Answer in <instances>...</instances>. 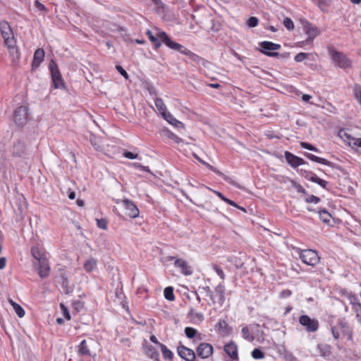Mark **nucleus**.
Listing matches in <instances>:
<instances>
[{
	"label": "nucleus",
	"mask_w": 361,
	"mask_h": 361,
	"mask_svg": "<svg viewBox=\"0 0 361 361\" xmlns=\"http://www.w3.org/2000/svg\"><path fill=\"white\" fill-rule=\"evenodd\" d=\"M214 193L224 202H226L227 204L233 206V207H238V204L233 200L228 199L221 192L218 191H214Z\"/></svg>",
	"instance_id": "obj_41"
},
{
	"label": "nucleus",
	"mask_w": 361,
	"mask_h": 361,
	"mask_svg": "<svg viewBox=\"0 0 361 361\" xmlns=\"http://www.w3.org/2000/svg\"><path fill=\"white\" fill-rule=\"evenodd\" d=\"M282 178L287 179L291 183L292 187L295 188L298 193H302L303 195H307L306 190L300 184L298 183L293 179H291L288 177H284V176H282Z\"/></svg>",
	"instance_id": "obj_32"
},
{
	"label": "nucleus",
	"mask_w": 361,
	"mask_h": 361,
	"mask_svg": "<svg viewBox=\"0 0 361 361\" xmlns=\"http://www.w3.org/2000/svg\"><path fill=\"white\" fill-rule=\"evenodd\" d=\"M10 152L14 157L25 158L27 155V149L25 142L18 139L13 142Z\"/></svg>",
	"instance_id": "obj_7"
},
{
	"label": "nucleus",
	"mask_w": 361,
	"mask_h": 361,
	"mask_svg": "<svg viewBox=\"0 0 361 361\" xmlns=\"http://www.w3.org/2000/svg\"><path fill=\"white\" fill-rule=\"evenodd\" d=\"M35 7L37 8H38L39 11H47V8H46L45 6L42 4H41L40 2H39L38 1H35Z\"/></svg>",
	"instance_id": "obj_64"
},
{
	"label": "nucleus",
	"mask_w": 361,
	"mask_h": 361,
	"mask_svg": "<svg viewBox=\"0 0 361 361\" xmlns=\"http://www.w3.org/2000/svg\"><path fill=\"white\" fill-rule=\"evenodd\" d=\"M34 265L35 267L37 266V274L42 279L49 276L50 273V267L47 257L41 259L39 262H35Z\"/></svg>",
	"instance_id": "obj_10"
},
{
	"label": "nucleus",
	"mask_w": 361,
	"mask_h": 361,
	"mask_svg": "<svg viewBox=\"0 0 361 361\" xmlns=\"http://www.w3.org/2000/svg\"><path fill=\"white\" fill-rule=\"evenodd\" d=\"M125 209V214L130 218H137L140 214V211L134 202L128 199H124L120 201ZM116 203L118 204L119 201L117 200Z\"/></svg>",
	"instance_id": "obj_9"
},
{
	"label": "nucleus",
	"mask_w": 361,
	"mask_h": 361,
	"mask_svg": "<svg viewBox=\"0 0 361 361\" xmlns=\"http://www.w3.org/2000/svg\"><path fill=\"white\" fill-rule=\"evenodd\" d=\"M184 331L185 336L188 338H192L193 337H195V336H197V334L198 333L195 329L190 326L185 327Z\"/></svg>",
	"instance_id": "obj_42"
},
{
	"label": "nucleus",
	"mask_w": 361,
	"mask_h": 361,
	"mask_svg": "<svg viewBox=\"0 0 361 361\" xmlns=\"http://www.w3.org/2000/svg\"><path fill=\"white\" fill-rule=\"evenodd\" d=\"M300 258L304 264L312 267L317 264L320 260L317 252L311 249L300 250Z\"/></svg>",
	"instance_id": "obj_4"
},
{
	"label": "nucleus",
	"mask_w": 361,
	"mask_h": 361,
	"mask_svg": "<svg viewBox=\"0 0 361 361\" xmlns=\"http://www.w3.org/2000/svg\"><path fill=\"white\" fill-rule=\"evenodd\" d=\"M123 157H126V158H128L129 159H133L137 158L138 154H134V153H133L131 152H129V151H126L123 153Z\"/></svg>",
	"instance_id": "obj_58"
},
{
	"label": "nucleus",
	"mask_w": 361,
	"mask_h": 361,
	"mask_svg": "<svg viewBox=\"0 0 361 361\" xmlns=\"http://www.w3.org/2000/svg\"><path fill=\"white\" fill-rule=\"evenodd\" d=\"M159 347L164 359H172L173 354L165 345L159 343Z\"/></svg>",
	"instance_id": "obj_38"
},
{
	"label": "nucleus",
	"mask_w": 361,
	"mask_h": 361,
	"mask_svg": "<svg viewBox=\"0 0 361 361\" xmlns=\"http://www.w3.org/2000/svg\"><path fill=\"white\" fill-rule=\"evenodd\" d=\"M30 252H31L32 256L37 262H39L41 259L46 258L44 249L37 243L31 247Z\"/></svg>",
	"instance_id": "obj_21"
},
{
	"label": "nucleus",
	"mask_w": 361,
	"mask_h": 361,
	"mask_svg": "<svg viewBox=\"0 0 361 361\" xmlns=\"http://www.w3.org/2000/svg\"><path fill=\"white\" fill-rule=\"evenodd\" d=\"M284 157L287 163L293 168H296L300 165L307 164L303 159L293 154L288 151L285 152Z\"/></svg>",
	"instance_id": "obj_14"
},
{
	"label": "nucleus",
	"mask_w": 361,
	"mask_h": 361,
	"mask_svg": "<svg viewBox=\"0 0 361 361\" xmlns=\"http://www.w3.org/2000/svg\"><path fill=\"white\" fill-rule=\"evenodd\" d=\"M97 260L93 257H90L84 263L83 267L87 272H91L97 266Z\"/></svg>",
	"instance_id": "obj_33"
},
{
	"label": "nucleus",
	"mask_w": 361,
	"mask_h": 361,
	"mask_svg": "<svg viewBox=\"0 0 361 361\" xmlns=\"http://www.w3.org/2000/svg\"><path fill=\"white\" fill-rule=\"evenodd\" d=\"M247 24L250 27H255L258 24V19L256 17L252 16L249 18L247 21Z\"/></svg>",
	"instance_id": "obj_54"
},
{
	"label": "nucleus",
	"mask_w": 361,
	"mask_h": 361,
	"mask_svg": "<svg viewBox=\"0 0 361 361\" xmlns=\"http://www.w3.org/2000/svg\"><path fill=\"white\" fill-rule=\"evenodd\" d=\"M57 282L61 285L62 290L65 294H69L72 288L69 286V281L63 269H60L57 276Z\"/></svg>",
	"instance_id": "obj_15"
},
{
	"label": "nucleus",
	"mask_w": 361,
	"mask_h": 361,
	"mask_svg": "<svg viewBox=\"0 0 361 361\" xmlns=\"http://www.w3.org/2000/svg\"><path fill=\"white\" fill-rule=\"evenodd\" d=\"M320 201H321V199L319 197H317L313 195H308L305 198V202L307 203L318 204Z\"/></svg>",
	"instance_id": "obj_52"
},
{
	"label": "nucleus",
	"mask_w": 361,
	"mask_h": 361,
	"mask_svg": "<svg viewBox=\"0 0 361 361\" xmlns=\"http://www.w3.org/2000/svg\"><path fill=\"white\" fill-rule=\"evenodd\" d=\"M283 23L288 30H292L294 28V23L290 18H285Z\"/></svg>",
	"instance_id": "obj_51"
},
{
	"label": "nucleus",
	"mask_w": 361,
	"mask_h": 361,
	"mask_svg": "<svg viewBox=\"0 0 361 361\" xmlns=\"http://www.w3.org/2000/svg\"><path fill=\"white\" fill-rule=\"evenodd\" d=\"M177 352L178 355L186 361H195L196 360L195 352L192 349L182 345L181 343L177 347Z\"/></svg>",
	"instance_id": "obj_11"
},
{
	"label": "nucleus",
	"mask_w": 361,
	"mask_h": 361,
	"mask_svg": "<svg viewBox=\"0 0 361 361\" xmlns=\"http://www.w3.org/2000/svg\"><path fill=\"white\" fill-rule=\"evenodd\" d=\"M300 146L304 148V149H309L310 151L312 150L313 147L314 146H313L312 145H311L310 143H308V142H300Z\"/></svg>",
	"instance_id": "obj_61"
},
{
	"label": "nucleus",
	"mask_w": 361,
	"mask_h": 361,
	"mask_svg": "<svg viewBox=\"0 0 361 361\" xmlns=\"http://www.w3.org/2000/svg\"><path fill=\"white\" fill-rule=\"evenodd\" d=\"M174 265L176 268L180 269L181 273L184 275L189 276L191 275L192 271L191 267L188 265V262L183 259H177L175 260Z\"/></svg>",
	"instance_id": "obj_20"
},
{
	"label": "nucleus",
	"mask_w": 361,
	"mask_h": 361,
	"mask_svg": "<svg viewBox=\"0 0 361 361\" xmlns=\"http://www.w3.org/2000/svg\"><path fill=\"white\" fill-rule=\"evenodd\" d=\"M303 154L306 158H307L308 159H310L312 161L319 163V164H324V165H326V166H330L332 168L334 167V164L328 161L327 159L317 157V156H315L311 153H309V152H304Z\"/></svg>",
	"instance_id": "obj_22"
},
{
	"label": "nucleus",
	"mask_w": 361,
	"mask_h": 361,
	"mask_svg": "<svg viewBox=\"0 0 361 361\" xmlns=\"http://www.w3.org/2000/svg\"><path fill=\"white\" fill-rule=\"evenodd\" d=\"M331 345L326 343H318L317 345V350L319 355L324 357H328L331 355Z\"/></svg>",
	"instance_id": "obj_25"
},
{
	"label": "nucleus",
	"mask_w": 361,
	"mask_h": 361,
	"mask_svg": "<svg viewBox=\"0 0 361 361\" xmlns=\"http://www.w3.org/2000/svg\"><path fill=\"white\" fill-rule=\"evenodd\" d=\"M251 354L252 357L256 360L262 359L264 357V353L259 348H255L252 351Z\"/></svg>",
	"instance_id": "obj_45"
},
{
	"label": "nucleus",
	"mask_w": 361,
	"mask_h": 361,
	"mask_svg": "<svg viewBox=\"0 0 361 361\" xmlns=\"http://www.w3.org/2000/svg\"><path fill=\"white\" fill-rule=\"evenodd\" d=\"M29 109L25 106H18L13 112V121L15 123L23 127L29 120Z\"/></svg>",
	"instance_id": "obj_5"
},
{
	"label": "nucleus",
	"mask_w": 361,
	"mask_h": 361,
	"mask_svg": "<svg viewBox=\"0 0 361 361\" xmlns=\"http://www.w3.org/2000/svg\"><path fill=\"white\" fill-rule=\"evenodd\" d=\"M319 219L325 224H329L332 216L326 209H321L318 211Z\"/></svg>",
	"instance_id": "obj_34"
},
{
	"label": "nucleus",
	"mask_w": 361,
	"mask_h": 361,
	"mask_svg": "<svg viewBox=\"0 0 361 361\" xmlns=\"http://www.w3.org/2000/svg\"><path fill=\"white\" fill-rule=\"evenodd\" d=\"M216 295H214L216 298V303H218L222 305L226 300L225 298V292L226 288L224 285L222 283H220L218 286L215 287L214 289Z\"/></svg>",
	"instance_id": "obj_19"
},
{
	"label": "nucleus",
	"mask_w": 361,
	"mask_h": 361,
	"mask_svg": "<svg viewBox=\"0 0 361 361\" xmlns=\"http://www.w3.org/2000/svg\"><path fill=\"white\" fill-rule=\"evenodd\" d=\"M116 71L126 79H128V73L122 68V66L119 65L116 66Z\"/></svg>",
	"instance_id": "obj_57"
},
{
	"label": "nucleus",
	"mask_w": 361,
	"mask_h": 361,
	"mask_svg": "<svg viewBox=\"0 0 361 361\" xmlns=\"http://www.w3.org/2000/svg\"><path fill=\"white\" fill-rule=\"evenodd\" d=\"M302 27L304 32L308 36L307 41L312 42L317 35H319V31L317 27L314 26L307 20L302 22Z\"/></svg>",
	"instance_id": "obj_13"
},
{
	"label": "nucleus",
	"mask_w": 361,
	"mask_h": 361,
	"mask_svg": "<svg viewBox=\"0 0 361 361\" xmlns=\"http://www.w3.org/2000/svg\"><path fill=\"white\" fill-rule=\"evenodd\" d=\"M164 133L166 137L174 140L175 142H176L178 144L183 142L181 138H180L179 137H178L176 135H175L174 133H173L171 131H170L169 130H164Z\"/></svg>",
	"instance_id": "obj_40"
},
{
	"label": "nucleus",
	"mask_w": 361,
	"mask_h": 361,
	"mask_svg": "<svg viewBox=\"0 0 361 361\" xmlns=\"http://www.w3.org/2000/svg\"><path fill=\"white\" fill-rule=\"evenodd\" d=\"M331 334H332V336H333L335 340H338L339 338L340 334H339L338 329H336V326H331Z\"/></svg>",
	"instance_id": "obj_60"
},
{
	"label": "nucleus",
	"mask_w": 361,
	"mask_h": 361,
	"mask_svg": "<svg viewBox=\"0 0 361 361\" xmlns=\"http://www.w3.org/2000/svg\"><path fill=\"white\" fill-rule=\"evenodd\" d=\"M349 144L353 147H357L358 152L361 154V138H350Z\"/></svg>",
	"instance_id": "obj_43"
},
{
	"label": "nucleus",
	"mask_w": 361,
	"mask_h": 361,
	"mask_svg": "<svg viewBox=\"0 0 361 361\" xmlns=\"http://www.w3.org/2000/svg\"><path fill=\"white\" fill-rule=\"evenodd\" d=\"M164 118L169 122L171 125H173V126L179 128H183L184 124L176 119L169 112V114L164 115Z\"/></svg>",
	"instance_id": "obj_27"
},
{
	"label": "nucleus",
	"mask_w": 361,
	"mask_h": 361,
	"mask_svg": "<svg viewBox=\"0 0 361 361\" xmlns=\"http://www.w3.org/2000/svg\"><path fill=\"white\" fill-rule=\"evenodd\" d=\"M213 346L208 343H201L196 349L198 357L206 359L213 354Z\"/></svg>",
	"instance_id": "obj_12"
},
{
	"label": "nucleus",
	"mask_w": 361,
	"mask_h": 361,
	"mask_svg": "<svg viewBox=\"0 0 361 361\" xmlns=\"http://www.w3.org/2000/svg\"><path fill=\"white\" fill-rule=\"evenodd\" d=\"M353 95L357 102H361V85L356 84L353 87Z\"/></svg>",
	"instance_id": "obj_44"
},
{
	"label": "nucleus",
	"mask_w": 361,
	"mask_h": 361,
	"mask_svg": "<svg viewBox=\"0 0 361 361\" xmlns=\"http://www.w3.org/2000/svg\"><path fill=\"white\" fill-rule=\"evenodd\" d=\"M291 294H292L291 290L286 289V290H283V291H281L280 293V297L281 298H288V297L290 296Z\"/></svg>",
	"instance_id": "obj_63"
},
{
	"label": "nucleus",
	"mask_w": 361,
	"mask_h": 361,
	"mask_svg": "<svg viewBox=\"0 0 361 361\" xmlns=\"http://www.w3.org/2000/svg\"><path fill=\"white\" fill-rule=\"evenodd\" d=\"M145 353L150 358L155 361H159V353L153 345H147L145 348Z\"/></svg>",
	"instance_id": "obj_26"
},
{
	"label": "nucleus",
	"mask_w": 361,
	"mask_h": 361,
	"mask_svg": "<svg viewBox=\"0 0 361 361\" xmlns=\"http://www.w3.org/2000/svg\"><path fill=\"white\" fill-rule=\"evenodd\" d=\"M259 47H261L260 51L265 54L267 56L270 57H276L279 56L278 52L270 51L278 50L281 48V45L279 44H275L269 41H264L259 43Z\"/></svg>",
	"instance_id": "obj_8"
},
{
	"label": "nucleus",
	"mask_w": 361,
	"mask_h": 361,
	"mask_svg": "<svg viewBox=\"0 0 361 361\" xmlns=\"http://www.w3.org/2000/svg\"><path fill=\"white\" fill-rule=\"evenodd\" d=\"M308 56V54L300 52L294 58L296 62H301L305 60Z\"/></svg>",
	"instance_id": "obj_55"
},
{
	"label": "nucleus",
	"mask_w": 361,
	"mask_h": 361,
	"mask_svg": "<svg viewBox=\"0 0 361 361\" xmlns=\"http://www.w3.org/2000/svg\"><path fill=\"white\" fill-rule=\"evenodd\" d=\"M4 40L5 46L7 47V48L9 50L10 54H13V51H16V58L20 59V52L16 47V41L15 39V37L13 35L8 36L6 37L3 38Z\"/></svg>",
	"instance_id": "obj_16"
},
{
	"label": "nucleus",
	"mask_w": 361,
	"mask_h": 361,
	"mask_svg": "<svg viewBox=\"0 0 361 361\" xmlns=\"http://www.w3.org/2000/svg\"><path fill=\"white\" fill-rule=\"evenodd\" d=\"M242 335H243V337L245 338V339H247L250 341H252L254 340V336H250V330L248 329L247 326H245L242 329Z\"/></svg>",
	"instance_id": "obj_47"
},
{
	"label": "nucleus",
	"mask_w": 361,
	"mask_h": 361,
	"mask_svg": "<svg viewBox=\"0 0 361 361\" xmlns=\"http://www.w3.org/2000/svg\"><path fill=\"white\" fill-rule=\"evenodd\" d=\"M312 171H308L305 169H300V173L302 176H303L305 178L308 180V178H310V175L312 173Z\"/></svg>",
	"instance_id": "obj_62"
},
{
	"label": "nucleus",
	"mask_w": 361,
	"mask_h": 361,
	"mask_svg": "<svg viewBox=\"0 0 361 361\" xmlns=\"http://www.w3.org/2000/svg\"><path fill=\"white\" fill-rule=\"evenodd\" d=\"M154 104L158 111L164 117V114H169V112L166 110V106L161 98H156L154 100Z\"/></svg>",
	"instance_id": "obj_30"
},
{
	"label": "nucleus",
	"mask_w": 361,
	"mask_h": 361,
	"mask_svg": "<svg viewBox=\"0 0 361 361\" xmlns=\"http://www.w3.org/2000/svg\"><path fill=\"white\" fill-rule=\"evenodd\" d=\"M202 288L206 292L207 295L209 297L213 305H215L216 304V298L214 295V292L211 290V288L209 286H205V287H203Z\"/></svg>",
	"instance_id": "obj_48"
},
{
	"label": "nucleus",
	"mask_w": 361,
	"mask_h": 361,
	"mask_svg": "<svg viewBox=\"0 0 361 361\" xmlns=\"http://www.w3.org/2000/svg\"><path fill=\"white\" fill-rule=\"evenodd\" d=\"M299 323L305 327L307 332H315L319 329V322L316 319H312L307 314L301 315L299 317Z\"/></svg>",
	"instance_id": "obj_6"
},
{
	"label": "nucleus",
	"mask_w": 361,
	"mask_h": 361,
	"mask_svg": "<svg viewBox=\"0 0 361 361\" xmlns=\"http://www.w3.org/2000/svg\"><path fill=\"white\" fill-rule=\"evenodd\" d=\"M339 326L342 329V334L343 336H347L348 339L352 340V330L349 325L346 322L341 321L339 322Z\"/></svg>",
	"instance_id": "obj_31"
},
{
	"label": "nucleus",
	"mask_w": 361,
	"mask_h": 361,
	"mask_svg": "<svg viewBox=\"0 0 361 361\" xmlns=\"http://www.w3.org/2000/svg\"><path fill=\"white\" fill-rule=\"evenodd\" d=\"M207 168H208L210 171L214 172L217 175H219L220 177H221L225 181L228 183H232L231 178L228 177V176L223 173L221 171H219L217 169L214 167L213 166L210 165L209 164H207Z\"/></svg>",
	"instance_id": "obj_35"
},
{
	"label": "nucleus",
	"mask_w": 361,
	"mask_h": 361,
	"mask_svg": "<svg viewBox=\"0 0 361 361\" xmlns=\"http://www.w3.org/2000/svg\"><path fill=\"white\" fill-rule=\"evenodd\" d=\"M9 302H10L11 305H12V307H13L16 314L20 318L23 317L25 315V311H24L23 308L20 305H18L16 302L13 301L12 300H10Z\"/></svg>",
	"instance_id": "obj_37"
},
{
	"label": "nucleus",
	"mask_w": 361,
	"mask_h": 361,
	"mask_svg": "<svg viewBox=\"0 0 361 361\" xmlns=\"http://www.w3.org/2000/svg\"><path fill=\"white\" fill-rule=\"evenodd\" d=\"M224 351L232 359L238 360V345L233 341H231L224 345Z\"/></svg>",
	"instance_id": "obj_17"
},
{
	"label": "nucleus",
	"mask_w": 361,
	"mask_h": 361,
	"mask_svg": "<svg viewBox=\"0 0 361 361\" xmlns=\"http://www.w3.org/2000/svg\"><path fill=\"white\" fill-rule=\"evenodd\" d=\"M329 54L339 68L345 69L351 66V60L343 52L338 51L334 48H329Z\"/></svg>",
	"instance_id": "obj_3"
},
{
	"label": "nucleus",
	"mask_w": 361,
	"mask_h": 361,
	"mask_svg": "<svg viewBox=\"0 0 361 361\" xmlns=\"http://www.w3.org/2000/svg\"><path fill=\"white\" fill-rule=\"evenodd\" d=\"M60 307H61V310L63 312V314L64 317L67 320H71V314L69 313V311H68V308L65 306V305H63V303H61L60 304Z\"/></svg>",
	"instance_id": "obj_53"
},
{
	"label": "nucleus",
	"mask_w": 361,
	"mask_h": 361,
	"mask_svg": "<svg viewBox=\"0 0 361 361\" xmlns=\"http://www.w3.org/2000/svg\"><path fill=\"white\" fill-rule=\"evenodd\" d=\"M156 30L157 31V32L156 33V35H154L153 37H150L149 40L152 43L154 49L155 50H157L161 47V42H163L161 39L158 36V34L163 31L158 28H156Z\"/></svg>",
	"instance_id": "obj_28"
},
{
	"label": "nucleus",
	"mask_w": 361,
	"mask_h": 361,
	"mask_svg": "<svg viewBox=\"0 0 361 361\" xmlns=\"http://www.w3.org/2000/svg\"><path fill=\"white\" fill-rule=\"evenodd\" d=\"M78 354L81 357H90L91 356L89 345L87 343L86 340H83L78 346Z\"/></svg>",
	"instance_id": "obj_24"
},
{
	"label": "nucleus",
	"mask_w": 361,
	"mask_h": 361,
	"mask_svg": "<svg viewBox=\"0 0 361 361\" xmlns=\"http://www.w3.org/2000/svg\"><path fill=\"white\" fill-rule=\"evenodd\" d=\"M213 269L215 271V272L217 274V275L222 279L224 280L226 275L223 271V269L217 264L213 265Z\"/></svg>",
	"instance_id": "obj_50"
},
{
	"label": "nucleus",
	"mask_w": 361,
	"mask_h": 361,
	"mask_svg": "<svg viewBox=\"0 0 361 361\" xmlns=\"http://www.w3.org/2000/svg\"><path fill=\"white\" fill-rule=\"evenodd\" d=\"M48 68L51 73L53 87L55 89H66L62 75L54 59H51Z\"/></svg>",
	"instance_id": "obj_2"
},
{
	"label": "nucleus",
	"mask_w": 361,
	"mask_h": 361,
	"mask_svg": "<svg viewBox=\"0 0 361 361\" xmlns=\"http://www.w3.org/2000/svg\"><path fill=\"white\" fill-rule=\"evenodd\" d=\"M44 55L45 54L43 49L39 48L35 50L32 62V70H35L39 67L41 63L44 61Z\"/></svg>",
	"instance_id": "obj_18"
},
{
	"label": "nucleus",
	"mask_w": 361,
	"mask_h": 361,
	"mask_svg": "<svg viewBox=\"0 0 361 361\" xmlns=\"http://www.w3.org/2000/svg\"><path fill=\"white\" fill-rule=\"evenodd\" d=\"M158 36L161 39L163 43L169 48L178 51L180 54H185L189 59L197 64L200 63L203 59L192 52L190 50L183 46L182 44L173 42L166 32H161L158 34Z\"/></svg>",
	"instance_id": "obj_1"
},
{
	"label": "nucleus",
	"mask_w": 361,
	"mask_h": 361,
	"mask_svg": "<svg viewBox=\"0 0 361 361\" xmlns=\"http://www.w3.org/2000/svg\"><path fill=\"white\" fill-rule=\"evenodd\" d=\"M329 3H330V0H318V1H317L319 7L322 10H324V7L328 6Z\"/></svg>",
	"instance_id": "obj_59"
},
{
	"label": "nucleus",
	"mask_w": 361,
	"mask_h": 361,
	"mask_svg": "<svg viewBox=\"0 0 361 361\" xmlns=\"http://www.w3.org/2000/svg\"><path fill=\"white\" fill-rule=\"evenodd\" d=\"M164 298L169 301H173L175 300V296L173 294V288L171 286H168L165 288L164 290Z\"/></svg>",
	"instance_id": "obj_39"
},
{
	"label": "nucleus",
	"mask_w": 361,
	"mask_h": 361,
	"mask_svg": "<svg viewBox=\"0 0 361 361\" xmlns=\"http://www.w3.org/2000/svg\"><path fill=\"white\" fill-rule=\"evenodd\" d=\"M97 224L99 228L106 230L107 228V222L104 219H97Z\"/></svg>",
	"instance_id": "obj_56"
},
{
	"label": "nucleus",
	"mask_w": 361,
	"mask_h": 361,
	"mask_svg": "<svg viewBox=\"0 0 361 361\" xmlns=\"http://www.w3.org/2000/svg\"><path fill=\"white\" fill-rule=\"evenodd\" d=\"M188 316L194 317V318H197L198 320L200 322L203 321V319H204L203 314L200 312H195L192 307L190 308V310L188 314Z\"/></svg>",
	"instance_id": "obj_46"
},
{
	"label": "nucleus",
	"mask_w": 361,
	"mask_h": 361,
	"mask_svg": "<svg viewBox=\"0 0 361 361\" xmlns=\"http://www.w3.org/2000/svg\"><path fill=\"white\" fill-rule=\"evenodd\" d=\"M207 168H208L210 171L214 172L217 175H219L220 177H221L225 181L228 183H232L231 178L228 177V176L223 173L221 171H219L217 169L214 167L213 166L210 165L209 164H207Z\"/></svg>",
	"instance_id": "obj_36"
},
{
	"label": "nucleus",
	"mask_w": 361,
	"mask_h": 361,
	"mask_svg": "<svg viewBox=\"0 0 361 361\" xmlns=\"http://www.w3.org/2000/svg\"><path fill=\"white\" fill-rule=\"evenodd\" d=\"M217 331L223 332L224 334H228L231 331V328L225 320L219 319L215 326Z\"/></svg>",
	"instance_id": "obj_29"
},
{
	"label": "nucleus",
	"mask_w": 361,
	"mask_h": 361,
	"mask_svg": "<svg viewBox=\"0 0 361 361\" xmlns=\"http://www.w3.org/2000/svg\"><path fill=\"white\" fill-rule=\"evenodd\" d=\"M0 32H1V35L2 38L6 37L8 36L9 37V36L13 35V31H12V29H11L10 25L6 20L0 21Z\"/></svg>",
	"instance_id": "obj_23"
},
{
	"label": "nucleus",
	"mask_w": 361,
	"mask_h": 361,
	"mask_svg": "<svg viewBox=\"0 0 361 361\" xmlns=\"http://www.w3.org/2000/svg\"><path fill=\"white\" fill-rule=\"evenodd\" d=\"M73 308L76 312H79L84 307L83 302L80 300H75L72 303Z\"/></svg>",
	"instance_id": "obj_49"
}]
</instances>
